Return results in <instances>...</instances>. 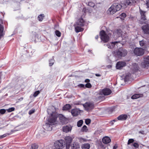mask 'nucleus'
<instances>
[{"label": "nucleus", "instance_id": "obj_52", "mask_svg": "<svg viewBox=\"0 0 149 149\" xmlns=\"http://www.w3.org/2000/svg\"><path fill=\"white\" fill-rule=\"evenodd\" d=\"M139 133H141L142 134H144V132L143 131H140L139 132Z\"/></svg>", "mask_w": 149, "mask_h": 149}, {"label": "nucleus", "instance_id": "obj_38", "mask_svg": "<svg viewBox=\"0 0 149 149\" xmlns=\"http://www.w3.org/2000/svg\"><path fill=\"white\" fill-rule=\"evenodd\" d=\"M91 87L92 85L90 83H87L86 84L85 86V87L90 88Z\"/></svg>", "mask_w": 149, "mask_h": 149}, {"label": "nucleus", "instance_id": "obj_14", "mask_svg": "<svg viewBox=\"0 0 149 149\" xmlns=\"http://www.w3.org/2000/svg\"><path fill=\"white\" fill-rule=\"evenodd\" d=\"M141 28L144 33L149 34V25L148 24L143 25Z\"/></svg>", "mask_w": 149, "mask_h": 149}, {"label": "nucleus", "instance_id": "obj_39", "mask_svg": "<svg viewBox=\"0 0 149 149\" xmlns=\"http://www.w3.org/2000/svg\"><path fill=\"white\" fill-rule=\"evenodd\" d=\"M134 141V140L133 139H130L128 141L127 145H129L131 143H132Z\"/></svg>", "mask_w": 149, "mask_h": 149}, {"label": "nucleus", "instance_id": "obj_33", "mask_svg": "<svg viewBox=\"0 0 149 149\" xmlns=\"http://www.w3.org/2000/svg\"><path fill=\"white\" fill-rule=\"evenodd\" d=\"M3 28L2 25L0 24V38L3 36Z\"/></svg>", "mask_w": 149, "mask_h": 149}, {"label": "nucleus", "instance_id": "obj_29", "mask_svg": "<svg viewBox=\"0 0 149 149\" xmlns=\"http://www.w3.org/2000/svg\"><path fill=\"white\" fill-rule=\"evenodd\" d=\"M139 67L137 64L135 63L133 64L132 69L134 71H136L139 70Z\"/></svg>", "mask_w": 149, "mask_h": 149}, {"label": "nucleus", "instance_id": "obj_44", "mask_svg": "<svg viewBox=\"0 0 149 149\" xmlns=\"http://www.w3.org/2000/svg\"><path fill=\"white\" fill-rule=\"evenodd\" d=\"M6 111V110L4 109H1L0 110V113L1 114H3Z\"/></svg>", "mask_w": 149, "mask_h": 149}, {"label": "nucleus", "instance_id": "obj_28", "mask_svg": "<svg viewBox=\"0 0 149 149\" xmlns=\"http://www.w3.org/2000/svg\"><path fill=\"white\" fill-rule=\"evenodd\" d=\"M71 109V106L69 104H66L64 105L63 107V110H67Z\"/></svg>", "mask_w": 149, "mask_h": 149}, {"label": "nucleus", "instance_id": "obj_32", "mask_svg": "<svg viewBox=\"0 0 149 149\" xmlns=\"http://www.w3.org/2000/svg\"><path fill=\"white\" fill-rule=\"evenodd\" d=\"M44 17V14H41L38 17V19L39 21H42L43 18V17Z\"/></svg>", "mask_w": 149, "mask_h": 149}, {"label": "nucleus", "instance_id": "obj_4", "mask_svg": "<svg viewBox=\"0 0 149 149\" xmlns=\"http://www.w3.org/2000/svg\"><path fill=\"white\" fill-rule=\"evenodd\" d=\"M52 125L49 123L48 122H47L45 125H43V128L41 129L40 131V133L43 134L45 132V131L44 130L47 131H50L52 130Z\"/></svg>", "mask_w": 149, "mask_h": 149}, {"label": "nucleus", "instance_id": "obj_55", "mask_svg": "<svg viewBox=\"0 0 149 149\" xmlns=\"http://www.w3.org/2000/svg\"><path fill=\"white\" fill-rule=\"evenodd\" d=\"M115 121H116V120H113L111 122V125H113V122H115Z\"/></svg>", "mask_w": 149, "mask_h": 149}, {"label": "nucleus", "instance_id": "obj_17", "mask_svg": "<svg viewBox=\"0 0 149 149\" xmlns=\"http://www.w3.org/2000/svg\"><path fill=\"white\" fill-rule=\"evenodd\" d=\"M60 121L63 124H66L67 123V119L62 115H60L59 116Z\"/></svg>", "mask_w": 149, "mask_h": 149}, {"label": "nucleus", "instance_id": "obj_34", "mask_svg": "<svg viewBox=\"0 0 149 149\" xmlns=\"http://www.w3.org/2000/svg\"><path fill=\"white\" fill-rule=\"evenodd\" d=\"M83 123V121L82 120H80L78 122L77 126L78 127H80L81 126Z\"/></svg>", "mask_w": 149, "mask_h": 149}, {"label": "nucleus", "instance_id": "obj_23", "mask_svg": "<svg viewBox=\"0 0 149 149\" xmlns=\"http://www.w3.org/2000/svg\"><path fill=\"white\" fill-rule=\"evenodd\" d=\"M78 110L77 109H73L72 110L71 113L73 116H77L78 115Z\"/></svg>", "mask_w": 149, "mask_h": 149}, {"label": "nucleus", "instance_id": "obj_42", "mask_svg": "<svg viewBox=\"0 0 149 149\" xmlns=\"http://www.w3.org/2000/svg\"><path fill=\"white\" fill-rule=\"evenodd\" d=\"M39 93H40L39 91H37L34 93L33 95V96L34 97H36L37 96Z\"/></svg>", "mask_w": 149, "mask_h": 149}, {"label": "nucleus", "instance_id": "obj_43", "mask_svg": "<svg viewBox=\"0 0 149 149\" xmlns=\"http://www.w3.org/2000/svg\"><path fill=\"white\" fill-rule=\"evenodd\" d=\"M35 111V110L34 109H32L29 111V115H31L32 113H33Z\"/></svg>", "mask_w": 149, "mask_h": 149}, {"label": "nucleus", "instance_id": "obj_60", "mask_svg": "<svg viewBox=\"0 0 149 149\" xmlns=\"http://www.w3.org/2000/svg\"><path fill=\"white\" fill-rule=\"evenodd\" d=\"M113 148H115V147L114 146L113 147Z\"/></svg>", "mask_w": 149, "mask_h": 149}, {"label": "nucleus", "instance_id": "obj_50", "mask_svg": "<svg viewBox=\"0 0 149 149\" xmlns=\"http://www.w3.org/2000/svg\"><path fill=\"white\" fill-rule=\"evenodd\" d=\"M90 81V80L88 79H86L85 81V82L87 83H89L88 82H89Z\"/></svg>", "mask_w": 149, "mask_h": 149}, {"label": "nucleus", "instance_id": "obj_10", "mask_svg": "<svg viewBox=\"0 0 149 149\" xmlns=\"http://www.w3.org/2000/svg\"><path fill=\"white\" fill-rule=\"evenodd\" d=\"M143 68H146L149 66V56L144 57V61L141 63Z\"/></svg>", "mask_w": 149, "mask_h": 149}, {"label": "nucleus", "instance_id": "obj_24", "mask_svg": "<svg viewBox=\"0 0 149 149\" xmlns=\"http://www.w3.org/2000/svg\"><path fill=\"white\" fill-rule=\"evenodd\" d=\"M90 147V145L88 143L83 144L81 146L82 149H89Z\"/></svg>", "mask_w": 149, "mask_h": 149}, {"label": "nucleus", "instance_id": "obj_27", "mask_svg": "<svg viewBox=\"0 0 149 149\" xmlns=\"http://www.w3.org/2000/svg\"><path fill=\"white\" fill-rule=\"evenodd\" d=\"M122 31L120 30H117L114 33V36L116 35L118 37L120 36L121 35Z\"/></svg>", "mask_w": 149, "mask_h": 149}, {"label": "nucleus", "instance_id": "obj_30", "mask_svg": "<svg viewBox=\"0 0 149 149\" xmlns=\"http://www.w3.org/2000/svg\"><path fill=\"white\" fill-rule=\"evenodd\" d=\"M78 139L80 143H82L83 142H86L87 141V140L82 138V137H79L78 138Z\"/></svg>", "mask_w": 149, "mask_h": 149}, {"label": "nucleus", "instance_id": "obj_2", "mask_svg": "<svg viewBox=\"0 0 149 149\" xmlns=\"http://www.w3.org/2000/svg\"><path fill=\"white\" fill-rule=\"evenodd\" d=\"M122 7V6L118 3H114L109 8L108 13L113 14L116 11L119 10Z\"/></svg>", "mask_w": 149, "mask_h": 149}, {"label": "nucleus", "instance_id": "obj_37", "mask_svg": "<svg viewBox=\"0 0 149 149\" xmlns=\"http://www.w3.org/2000/svg\"><path fill=\"white\" fill-rule=\"evenodd\" d=\"M120 16L121 19H123L126 16V14L125 13H123L120 14Z\"/></svg>", "mask_w": 149, "mask_h": 149}, {"label": "nucleus", "instance_id": "obj_57", "mask_svg": "<svg viewBox=\"0 0 149 149\" xmlns=\"http://www.w3.org/2000/svg\"><path fill=\"white\" fill-rule=\"evenodd\" d=\"M23 97H21L19 99V100H23Z\"/></svg>", "mask_w": 149, "mask_h": 149}, {"label": "nucleus", "instance_id": "obj_21", "mask_svg": "<svg viewBox=\"0 0 149 149\" xmlns=\"http://www.w3.org/2000/svg\"><path fill=\"white\" fill-rule=\"evenodd\" d=\"M127 117L126 115H121L118 117L117 119L118 120H125L127 119Z\"/></svg>", "mask_w": 149, "mask_h": 149}, {"label": "nucleus", "instance_id": "obj_7", "mask_svg": "<svg viewBox=\"0 0 149 149\" xmlns=\"http://www.w3.org/2000/svg\"><path fill=\"white\" fill-rule=\"evenodd\" d=\"M134 52L137 56H142L144 53V50L142 48H136L134 49Z\"/></svg>", "mask_w": 149, "mask_h": 149}, {"label": "nucleus", "instance_id": "obj_9", "mask_svg": "<svg viewBox=\"0 0 149 149\" xmlns=\"http://www.w3.org/2000/svg\"><path fill=\"white\" fill-rule=\"evenodd\" d=\"M120 44L119 41H116L115 42H112L107 45L109 49H113L114 48H116Z\"/></svg>", "mask_w": 149, "mask_h": 149}, {"label": "nucleus", "instance_id": "obj_1", "mask_svg": "<svg viewBox=\"0 0 149 149\" xmlns=\"http://www.w3.org/2000/svg\"><path fill=\"white\" fill-rule=\"evenodd\" d=\"M55 108L53 106L50 107L47 109V112L51 116L47 119V121L52 125L57 123V119L58 117V114L56 113Z\"/></svg>", "mask_w": 149, "mask_h": 149}, {"label": "nucleus", "instance_id": "obj_31", "mask_svg": "<svg viewBox=\"0 0 149 149\" xmlns=\"http://www.w3.org/2000/svg\"><path fill=\"white\" fill-rule=\"evenodd\" d=\"M87 127L86 125H84L82 128L81 131L82 132H86L88 131Z\"/></svg>", "mask_w": 149, "mask_h": 149}, {"label": "nucleus", "instance_id": "obj_58", "mask_svg": "<svg viewBox=\"0 0 149 149\" xmlns=\"http://www.w3.org/2000/svg\"><path fill=\"white\" fill-rule=\"evenodd\" d=\"M98 38V36H97L96 37H95V38L96 39H97Z\"/></svg>", "mask_w": 149, "mask_h": 149}, {"label": "nucleus", "instance_id": "obj_6", "mask_svg": "<svg viewBox=\"0 0 149 149\" xmlns=\"http://www.w3.org/2000/svg\"><path fill=\"white\" fill-rule=\"evenodd\" d=\"M101 40L104 42H107L109 40V37L106 34L105 32L104 31H102L100 33Z\"/></svg>", "mask_w": 149, "mask_h": 149}, {"label": "nucleus", "instance_id": "obj_49", "mask_svg": "<svg viewBox=\"0 0 149 149\" xmlns=\"http://www.w3.org/2000/svg\"><path fill=\"white\" fill-rule=\"evenodd\" d=\"M146 5L147 7L149 8V0H148L146 1Z\"/></svg>", "mask_w": 149, "mask_h": 149}, {"label": "nucleus", "instance_id": "obj_22", "mask_svg": "<svg viewBox=\"0 0 149 149\" xmlns=\"http://www.w3.org/2000/svg\"><path fill=\"white\" fill-rule=\"evenodd\" d=\"M143 96V95L142 94H135L132 96L131 98L133 99H136Z\"/></svg>", "mask_w": 149, "mask_h": 149}, {"label": "nucleus", "instance_id": "obj_56", "mask_svg": "<svg viewBox=\"0 0 149 149\" xmlns=\"http://www.w3.org/2000/svg\"><path fill=\"white\" fill-rule=\"evenodd\" d=\"M86 11V9H85V8H83V10H82V11L83 12H84V13H85V11Z\"/></svg>", "mask_w": 149, "mask_h": 149}, {"label": "nucleus", "instance_id": "obj_18", "mask_svg": "<svg viewBox=\"0 0 149 149\" xmlns=\"http://www.w3.org/2000/svg\"><path fill=\"white\" fill-rule=\"evenodd\" d=\"M80 146L78 142H74L71 145V149H79Z\"/></svg>", "mask_w": 149, "mask_h": 149}, {"label": "nucleus", "instance_id": "obj_46", "mask_svg": "<svg viewBox=\"0 0 149 149\" xmlns=\"http://www.w3.org/2000/svg\"><path fill=\"white\" fill-rule=\"evenodd\" d=\"M54 63V60L52 59L49 61V65L50 66H52Z\"/></svg>", "mask_w": 149, "mask_h": 149}, {"label": "nucleus", "instance_id": "obj_8", "mask_svg": "<svg viewBox=\"0 0 149 149\" xmlns=\"http://www.w3.org/2000/svg\"><path fill=\"white\" fill-rule=\"evenodd\" d=\"M118 57L125 56L127 54V50L125 49H121L118 51L115 52Z\"/></svg>", "mask_w": 149, "mask_h": 149}, {"label": "nucleus", "instance_id": "obj_53", "mask_svg": "<svg viewBox=\"0 0 149 149\" xmlns=\"http://www.w3.org/2000/svg\"><path fill=\"white\" fill-rule=\"evenodd\" d=\"M6 136L5 134H4L1 136H0V138H3Z\"/></svg>", "mask_w": 149, "mask_h": 149}, {"label": "nucleus", "instance_id": "obj_41", "mask_svg": "<svg viewBox=\"0 0 149 149\" xmlns=\"http://www.w3.org/2000/svg\"><path fill=\"white\" fill-rule=\"evenodd\" d=\"M15 110V108L13 107H12L8 109H7V111L8 112H12L13 111H14Z\"/></svg>", "mask_w": 149, "mask_h": 149}, {"label": "nucleus", "instance_id": "obj_16", "mask_svg": "<svg viewBox=\"0 0 149 149\" xmlns=\"http://www.w3.org/2000/svg\"><path fill=\"white\" fill-rule=\"evenodd\" d=\"M84 21L82 18H80L74 24V26H83L84 25Z\"/></svg>", "mask_w": 149, "mask_h": 149}, {"label": "nucleus", "instance_id": "obj_19", "mask_svg": "<svg viewBox=\"0 0 149 149\" xmlns=\"http://www.w3.org/2000/svg\"><path fill=\"white\" fill-rule=\"evenodd\" d=\"M102 141L104 143L107 144L110 143L111 141V140L109 137L105 136L103 138Z\"/></svg>", "mask_w": 149, "mask_h": 149}, {"label": "nucleus", "instance_id": "obj_26", "mask_svg": "<svg viewBox=\"0 0 149 149\" xmlns=\"http://www.w3.org/2000/svg\"><path fill=\"white\" fill-rule=\"evenodd\" d=\"M79 26H75V31L77 33L82 31L83 30V29Z\"/></svg>", "mask_w": 149, "mask_h": 149}, {"label": "nucleus", "instance_id": "obj_45", "mask_svg": "<svg viewBox=\"0 0 149 149\" xmlns=\"http://www.w3.org/2000/svg\"><path fill=\"white\" fill-rule=\"evenodd\" d=\"M133 146L135 148H137L139 147V145L137 143H134L133 144Z\"/></svg>", "mask_w": 149, "mask_h": 149}, {"label": "nucleus", "instance_id": "obj_13", "mask_svg": "<svg viewBox=\"0 0 149 149\" xmlns=\"http://www.w3.org/2000/svg\"><path fill=\"white\" fill-rule=\"evenodd\" d=\"M111 91L109 88H106L104 89L99 92L100 95H107L110 94L111 93Z\"/></svg>", "mask_w": 149, "mask_h": 149}, {"label": "nucleus", "instance_id": "obj_25", "mask_svg": "<svg viewBox=\"0 0 149 149\" xmlns=\"http://www.w3.org/2000/svg\"><path fill=\"white\" fill-rule=\"evenodd\" d=\"M136 0H126V3L128 5H131L136 2Z\"/></svg>", "mask_w": 149, "mask_h": 149}, {"label": "nucleus", "instance_id": "obj_15", "mask_svg": "<svg viewBox=\"0 0 149 149\" xmlns=\"http://www.w3.org/2000/svg\"><path fill=\"white\" fill-rule=\"evenodd\" d=\"M126 63L124 62H118L116 65V68L117 69H121L122 67L125 65Z\"/></svg>", "mask_w": 149, "mask_h": 149}, {"label": "nucleus", "instance_id": "obj_20", "mask_svg": "<svg viewBox=\"0 0 149 149\" xmlns=\"http://www.w3.org/2000/svg\"><path fill=\"white\" fill-rule=\"evenodd\" d=\"M72 129L71 127H70L68 126H64L63 127V132L65 133H67L71 131Z\"/></svg>", "mask_w": 149, "mask_h": 149}, {"label": "nucleus", "instance_id": "obj_12", "mask_svg": "<svg viewBox=\"0 0 149 149\" xmlns=\"http://www.w3.org/2000/svg\"><path fill=\"white\" fill-rule=\"evenodd\" d=\"M65 139L66 142V148L69 149L70 148V143L72 142V139L70 136H67L65 137Z\"/></svg>", "mask_w": 149, "mask_h": 149}, {"label": "nucleus", "instance_id": "obj_61", "mask_svg": "<svg viewBox=\"0 0 149 149\" xmlns=\"http://www.w3.org/2000/svg\"><path fill=\"white\" fill-rule=\"evenodd\" d=\"M148 24L149 25V24Z\"/></svg>", "mask_w": 149, "mask_h": 149}, {"label": "nucleus", "instance_id": "obj_51", "mask_svg": "<svg viewBox=\"0 0 149 149\" xmlns=\"http://www.w3.org/2000/svg\"><path fill=\"white\" fill-rule=\"evenodd\" d=\"M129 19H131V20H133L134 18V17L130 15L129 17Z\"/></svg>", "mask_w": 149, "mask_h": 149}, {"label": "nucleus", "instance_id": "obj_59", "mask_svg": "<svg viewBox=\"0 0 149 149\" xmlns=\"http://www.w3.org/2000/svg\"><path fill=\"white\" fill-rule=\"evenodd\" d=\"M89 11H90V13H91V10H89Z\"/></svg>", "mask_w": 149, "mask_h": 149}, {"label": "nucleus", "instance_id": "obj_40", "mask_svg": "<svg viewBox=\"0 0 149 149\" xmlns=\"http://www.w3.org/2000/svg\"><path fill=\"white\" fill-rule=\"evenodd\" d=\"M91 120L90 119H86L85 120L86 124V125H88L91 123Z\"/></svg>", "mask_w": 149, "mask_h": 149}, {"label": "nucleus", "instance_id": "obj_36", "mask_svg": "<svg viewBox=\"0 0 149 149\" xmlns=\"http://www.w3.org/2000/svg\"><path fill=\"white\" fill-rule=\"evenodd\" d=\"M55 33L56 35L58 37H60L61 36V33L58 30H56L55 31Z\"/></svg>", "mask_w": 149, "mask_h": 149}, {"label": "nucleus", "instance_id": "obj_48", "mask_svg": "<svg viewBox=\"0 0 149 149\" xmlns=\"http://www.w3.org/2000/svg\"><path fill=\"white\" fill-rule=\"evenodd\" d=\"M78 86L80 88H85V87L84 85L82 84H81L79 85Z\"/></svg>", "mask_w": 149, "mask_h": 149}, {"label": "nucleus", "instance_id": "obj_54", "mask_svg": "<svg viewBox=\"0 0 149 149\" xmlns=\"http://www.w3.org/2000/svg\"><path fill=\"white\" fill-rule=\"evenodd\" d=\"M95 75L97 77H100L101 76V75L99 74H95Z\"/></svg>", "mask_w": 149, "mask_h": 149}, {"label": "nucleus", "instance_id": "obj_35", "mask_svg": "<svg viewBox=\"0 0 149 149\" xmlns=\"http://www.w3.org/2000/svg\"><path fill=\"white\" fill-rule=\"evenodd\" d=\"M32 149H37L38 148V146L36 144H32L31 146Z\"/></svg>", "mask_w": 149, "mask_h": 149}, {"label": "nucleus", "instance_id": "obj_11", "mask_svg": "<svg viewBox=\"0 0 149 149\" xmlns=\"http://www.w3.org/2000/svg\"><path fill=\"white\" fill-rule=\"evenodd\" d=\"M140 11L141 16V20L139 21V23L141 24H142L146 23L145 21V20L146 19L145 15V12L142 11L140 9Z\"/></svg>", "mask_w": 149, "mask_h": 149}, {"label": "nucleus", "instance_id": "obj_3", "mask_svg": "<svg viewBox=\"0 0 149 149\" xmlns=\"http://www.w3.org/2000/svg\"><path fill=\"white\" fill-rule=\"evenodd\" d=\"M65 142L61 140L56 141L54 143V149H61L63 148L65 145Z\"/></svg>", "mask_w": 149, "mask_h": 149}, {"label": "nucleus", "instance_id": "obj_47", "mask_svg": "<svg viewBox=\"0 0 149 149\" xmlns=\"http://www.w3.org/2000/svg\"><path fill=\"white\" fill-rule=\"evenodd\" d=\"M139 43L140 46L142 47L144 45V42L142 41H140L139 42Z\"/></svg>", "mask_w": 149, "mask_h": 149}, {"label": "nucleus", "instance_id": "obj_5", "mask_svg": "<svg viewBox=\"0 0 149 149\" xmlns=\"http://www.w3.org/2000/svg\"><path fill=\"white\" fill-rule=\"evenodd\" d=\"M83 106L85 110L87 111H89L93 109L94 107L93 103L91 102H86L83 104Z\"/></svg>", "mask_w": 149, "mask_h": 149}]
</instances>
